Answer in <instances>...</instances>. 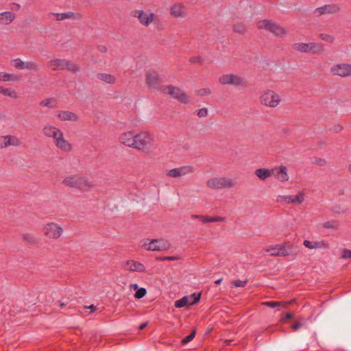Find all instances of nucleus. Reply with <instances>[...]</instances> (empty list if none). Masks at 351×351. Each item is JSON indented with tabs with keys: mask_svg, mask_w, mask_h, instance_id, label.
Listing matches in <instances>:
<instances>
[{
	"mask_svg": "<svg viewBox=\"0 0 351 351\" xmlns=\"http://www.w3.org/2000/svg\"><path fill=\"white\" fill-rule=\"evenodd\" d=\"M97 77L99 80L106 82L108 84H112L114 82V77L109 74L99 73L98 74Z\"/></svg>",
	"mask_w": 351,
	"mask_h": 351,
	"instance_id": "473e14b6",
	"label": "nucleus"
},
{
	"mask_svg": "<svg viewBox=\"0 0 351 351\" xmlns=\"http://www.w3.org/2000/svg\"><path fill=\"white\" fill-rule=\"evenodd\" d=\"M106 50H107V49L105 46H99V51L101 53L106 52Z\"/></svg>",
	"mask_w": 351,
	"mask_h": 351,
	"instance_id": "13d9d810",
	"label": "nucleus"
},
{
	"mask_svg": "<svg viewBox=\"0 0 351 351\" xmlns=\"http://www.w3.org/2000/svg\"><path fill=\"white\" fill-rule=\"evenodd\" d=\"M187 149L188 147L186 145L181 147L178 141H175L171 143L169 150L172 152H182L186 150Z\"/></svg>",
	"mask_w": 351,
	"mask_h": 351,
	"instance_id": "7c9ffc66",
	"label": "nucleus"
},
{
	"mask_svg": "<svg viewBox=\"0 0 351 351\" xmlns=\"http://www.w3.org/2000/svg\"><path fill=\"white\" fill-rule=\"evenodd\" d=\"M88 308H90L92 311H94L95 309V307L93 305L90 306Z\"/></svg>",
	"mask_w": 351,
	"mask_h": 351,
	"instance_id": "e2e57ef3",
	"label": "nucleus"
},
{
	"mask_svg": "<svg viewBox=\"0 0 351 351\" xmlns=\"http://www.w3.org/2000/svg\"><path fill=\"white\" fill-rule=\"evenodd\" d=\"M325 146H326V143L325 141H320L318 145H315L312 151L319 152L322 150Z\"/></svg>",
	"mask_w": 351,
	"mask_h": 351,
	"instance_id": "37998d69",
	"label": "nucleus"
},
{
	"mask_svg": "<svg viewBox=\"0 0 351 351\" xmlns=\"http://www.w3.org/2000/svg\"><path fill=\"white\" fill-rule=\"evenodd\" d=\"M33 70L35 72L39 71L38 65L34 61H28L25 62L24 69Z\"/></svg>",
	"mask_w": 351,
	"mask_h": 351,
	"instance_id": "72a5a7b5",
	"label": "nucleus"
},
{
	"mask_svg": "<svg viewBox=\"0 0 351 351\" xmlns=\"http://www.w3.org/2000/svg\"><path fill=\"white\" fill-rule=\"evenodd\" d=\"M2 89H3V86H0V93H2Z\"/></svg>",
	"mask_w": 351,
	"mask_h": 351,
	"instance_id": "69168bd1",
	"label": "nucleus"
},
{
	"mask_svg": "<svg viewBox=\"0 0 351 351\" xmlns=\"http://www.w3.org/2000/svg\"><path fill=\"white\" fill-rule=\"evenodd\" d=\"M324 226L326 228H334L335 226V225L334 222L328 221L324 223Z\"/></svg>",
	"mask_w": 351,
	"mask_h": 351,
	"instance_id": "864d4df0",
	"label": "nucleus"
},
{
	"mask_svg": "<svg viewBox=\"0 0 351 351\" xmlns=\"http://www.w3.org/2000/svg\"><path fill=\"white\" fill-rule=\"evenodd\" d=\"M293 314L291 313H287L285 315L284 317H282L281 319H280V322H282V323H285L287 320L288 319H291L293 318Z\"/></svg>",
	"mask_w": 351,
	"mask_h": 351,
	"instance_id": "8fccbe9b",
	"label": "nucleus"
},
{
	"mask_svg": "<svg viewBox=\"0 0 351 351\" xmlns=\"http://www.w3.org/2000/svg\"><path fill=\"white\" fill-rule=\"evenodd\" d=\"M265 250L271 256H285L292 253V245L289 243H285L268 246Z\"/></svg>",
	"mask_w": 351,
	"mask_h": 351,
	"instance_id": "20e7f679",
	"label": "nucleus"
},
{
	"mask_svg": "<svg viewBox=\"0 0 351 351\" xmlns=\"http://www.w3.org/2000/svg\"><path fill=\"white\" fill-rule=\"evenodd\" d=\"M245 28L243 25L238 24L234 26V30L239 33H243L245 31Z\"/></svg>",
	"mask_w": 351,
	"mask_h": 351,
	"instance_id": "09e8293b",
	"label": "nucleus"
},
{
	"mask_svg": "<svg viewBox=\"0 0 351 351\" xmlns=\"http://www.w3.org/2000/svg\"><path fill=\"white\" fill-rule=\"evenodd\" d=\"M57 116L62 121H75L77 119L75 114L69 111H59Z\"/></svg>",
	"mask_w": 351,
	"mask_h": 351,
	"instance_id": "a878e982",
	"label": "nucleus"
},
{
	"mask_svg": "<svg viewBox=\"0 0 351 351\" xmlns=\"http://www.w3.org/2000/svg\"><path fill=\"white\" fill-rule=\"evenodd\" d=\"M44 233L49 238H58L62 233V229L56 223H51L44 228Z\"/></svg>",
	"mask_w": 351,
	"mask_h": 351,
	"instance_id": "dca6fc26",
	"label": "nucleus"
},
{
	"mask_svg": "<svg viewBox=\"0 0 351 351\" xmlns=\"http://www.w3.org/2000/svg\"><path fill=\"white\" fill-rule=\"evenodd\" d=\"M171 14L175 17L184 18L186 16L185 8L180 3H174L171 8Z\"/></svg>",
	"mask_w": 351,
	"mask_h": 351,
	"instance_id": "412c9836",
	"label": "nucleus"
},
{
	"mask_svg": "<svg viewBox=\"0 0 351 351\" xmlns=\"http://www.w3.org/2000/svg\"><path fill=\"white\" fill-rule=\"evenodd\" d=\"M303 245L308 249H317L325 247L326 245L323 241H310L305 240Z\"/></svg>",
	"mask_w": 351,
	"mask_h": 351,
	"instance_id": "bb28decb",
	"label": "nucleus"
},
{
	"mask_svg": "<svg viewBox=\"0 0 351 351\" xmlns=\"http://www.w3.org/2000/svg\"><path fill=\"white\" fill-rule=\"evenodd\" d=\"M193 217L201 219L202 221V222H204V223L217 222V221H223V218H222V217H204L202 215H193Z\"/></svg>",
	"mask_w": 351,
	"mask_h": 351,
	"instance_id": "c85d7f7f",
	"label": "nucleus"
},
{
	"mask_svg": "<svg viewBox=\"0 0 351 351\" xmlns=\"http://www.w3.org/2000/svg\"><path fill=\"white\" fill-rule=\"evenodd\" d=\"M208 114V110L206 108H201L197 111V115L202 118L205 117Z\"/></svg>",
	"mask_w": 351,
	"mask_h": 351,
	"instance_id": "c03bdc74",
	"label": "nucleus"
},
{
	"mask_svg": "<svg viewBox=\"0 0 351 351\" xmlns=\"http://www.w3.org/2000/svg\"><path fill=\"white\" fill-rule=\"evenodd\" d=\"M63 182L68 186L75 187L81 190H87L93 186V184L83 177L73 176L66 178Z\"/></svg>",
	"mask_w": 351,
	"mask_h": 351,
	"instance_id": "39448f33",
	"label": "nucleus"
},
{
	"mask_svg": "<svg viewBox=\"0 0 351 351\" xmlns=\"http://www.w3.org/2000/svg\"><path fill=\"white\" fill-rule=\"evenodd\" d=\"M306 197L305 191H300L295 195H278L276 200L281 204L299 205L304 202Z\"/></svg>",
	"mask_w": 351,
	"mask_h": 351,
	"instance_id": "7ed1b4c3",
	"label": "nucleus"
},
{
	"mask_svg": "<svg viewBox=\"0 0 351 351\" xmlns=\"http://www.w3.org/2000/svg\"><path fill=\"white\" fill-rule=\"evenodd\" d=\"M219 82L222 84H230L234 86H245L244 78L234 74L223 75L219 77Z\"/></svg>",
	"mask_w": 351,
	"mask_h": 351,
	"instance_id": "f8f14e48",
	"label": "nucleus"
},
{
	"mask_svg": "<svg viewBox=\"0 0 351 351\" xmlns=\"http://www.w3.org/2000/svg\"><path fill=\"white\" fill-rule=\"evenodd\" d=\"M302 325H303V324L302 322H296L295 324H293L291 328L293 330H296L299 328H300Z\"/></svg>",
	"mask_w": 351,
	"mask_h": 351,
	"instance_id": "603ef678",
	"label": "nucleus"
},
{
	"mask_svg": "<svg viewBox=\"0 0 351 351\" xmlns=\"http://www.w3.org/2000/svg\"><path fill=\"white\" fill-rule=\"evenodd\" d=\"M186 304H189V298L188 296H184L181 299L176 301L175 307L180 308L185 306Z\"/></svg>",
	"mask_w": 351,
	"mask_h": 351,
	"instance_id": "2f4dec72",
	"label": "nucleus"
},
{
	"mask_svg": "<svg viewBox=\"0 0 351 351\" xmlns=\"http://www.w3.org/2000/svg\"><path fill=\"white\" fill-rule=\"evenodd\" d=\"M221 282H222V278L219 279V280H217L215 282V283L216 285H219Z\"/></svg>",
	"mask_w": 351,
	"mask_h": 351,
	"instance_id": "680f3d73",
	"label": "nucleus"
},
{
	"mask_svg": "<svg viewBox=\"0 0 351 351\" xmlns=\"http://www.w3.org/2000/svg\"><path fill=\"white\" fill-rule=\"evenodd\" d=\"M22 144V141L16 136L6 135L0 136V149L9 146L19 147Z\"/></svg>",
	"mask_w": 351,
	"mask_h": 351,
	"instance_id": "4468645a",
	"label": "nucleus"
},
{
	"mask_svg": "<svg viewBox=\"0 0 351 351\" xmlns=\"http://www.w3.org/2000/svg\"><path fill=\"white\" fill-rule=\"evenodd\" d=\"M132 287H134V289H137L138 288V285L136 284L133 285Z\"/></svg>",
	"mask_w": 351,
	"mask_h": 351,
	"instance_id": "0e129e2a",
	"label": "nucleus"
},
{
	"mask_svg": "<svg viewBox=\"0 0 351 351\" xmlns=\"http://www.w3.org/2000/svg\"><path fill=\"white\" fill-rule=\"evenodd\" d=\"M343 128L341 125L335 126L332 129L333 132L335 133L340 132L342 130Z\"/></svg>",
	"mask_w": 351,
	"mask_h": 351,
	"instance_id": "6e6d98bb",
	"label": "nucleus"
},
{
	"mask_svg": "<svg viewBox=\"0 0 351 351\" xmlns=\"http://www.w3.org/2000/svg\"><path fill=\"white\" fill-rule=\"evenodd\" d=\"M247 283V280H236L232 282L234 287H244Z\"/></svg>",
	"mask_w": 351,
	"mask_h": 351,
	"instance_id": "ea45409f",
	"label": "nucleus"
},
{
	"mask_svg": "<svg viewBox=\"0 0 351 351\" xmlns=\"http://www.w3.org/2000/svg\"><path fill=\"white\" fill-rule=\"evenodd\" d=\"M2 93L5 96L10 97L11 98H16L17 94L16 93L12 90V88H3L2 89Z\"/></svg>",
	"mask_w": 351,
	"mask_h": 351,
	"instance_id": "c9c22d12",
	"label": "nucleus"
},
{
	"mask_svg": "<svg viewBox=\"0 0 351 351\" xmlns=\"http://www.w3.org/2000/svg\"><path fill=\"white\" fill-rule=\"evenodd\" d=\"M165 91L181 103L186 104L189 101L188 96L177 87L169 86L165 88Z\"/></svg>",
	"mask_w": 351,
	"mask_h": 351,
	"instance_id": "ddd939ff",
	"label": "nucleus"
},
{
	"mask_svg": "<svg viewBox=\"0 0 351 351\" xmlns=\"http://www.w3.org/2000/svg\"><path fill=\"white\" fill-rule=\"evenodd\" d=\"M261 101L266 106L274 108L279 104L280 97L274 91L268 90L262 94Z\"/></svg>",
	"mask_w": 351,
	"mask_h": 351,
	"instance_id": "1a4fd4ad",
	"label": "nucleus"
},
{
	"mask_svg": "<svg viewBox=\"0 0 351 351\" xmlns=\"http://www.w3.org/2000/svg\"><path fill=\"white\" fill-rule=\"evenodd\" d=\"M125 267L130 271L138 272H142L145 269V266L142 263L132 260L127 261Z\"/></svg>",
	"mask_w": 351,
	"mask_h": 351,
	"instance_id": "5701e85b",
	"label": "nucleus"
},
{
	"mask_svg": "<svg viewBox=\"0 0 351 351\" xmlns=\"http://www.w3.org/2000/svg\"><path fill=\"white\" fill-rule=\"evenodd\" d=\"M330 71L332 74L341 77L351 76V64H339L333 66Z\"/></svg>",
	"mask_w": 351,
	"mask_h": 351,
	"instance_id": "2eb2a0df",
	"label": "nucleus"
},
{
	"mask_svg": "<svg viewBox=\"0 0 351 351\" xmlns=\"http://www.w3.org/2000/svg\"><path fill=\"white\" fill-rule=\"evenodd\" d=\"M210 93L209 88H202L198 90V94L201 96L206 95Z\"/></svg>",
	"mask_w": 351,
	"mask_h": 351,
	"instance_id": "3c124183",
	"label": "nucleus"
},
{
	"mask_svg": "<svg viewBox=\"0 0 351 351\" xmlns=\"http://www.w3.org/2000/svg\"><path fill=\"white\" fill-rule=\"evenodd\" d=\"M273 176L280 182H286L289 180L287 168L285 166H280L273 168Z\"/></svg>",
	"mask_w": 351,
	"mask_h": 351,
	"instance_id": "a211bd4d",
	"label": "nucleus"
},
{
	"mask_svg": "<svg viewBox=\"0 0 351 351\" xmlns=\"http://www.w3.org/2000/svg\"><path fill=\"white\" fill-rule=\"evenodd\" d=\"M56 16L57 21H62L64 19L71 18L74 15L73 12H68L64 13L53 14Z\"/></svg>",
	"mask_w": 351,
	"mask_h": 351,
	"instance_id": "f704fd0d",
	"label": "nucleus"
},
{
	"mask_svg": "<svg viewBox=\"0 0 351 351\" xmlns=\"http://www.w3.org/2000/svg\"><path fill=\"white\" fill-rule=\"evenodd\" d=\"M273 169H268L265 168L257 169L254 174L261 180H265L268 178L273 176Z\"/></svg>",
	"mask_w": 351,
	"mask_h": 351,
	"instance_id": "b1692460",
	"label": "nucleus"
},
{
	"mask_svg": "<svg viewBox=\"0 0 351 351\" xmlns=\"http://www.w3.org/2000/svg\"><path fill=\"white\" fill-rule=\"evenodd\" d=\"M315 162L317 165H321V166H322V165H324L326 163L325 160H322V159H317V158L315 160Z\"/></svg>",
	"mask_w": 351,
	"mask_h": 351,
	"instance_id": "4d7b16f0",
	"label": "nucleus"
},
{
	"mask_svg": "<svg viewBox=\"0 0 351 351\" xmlns=\"http://www.w3.org/2000/svg\"><path fill=\"white\" fill-rule=\"evenodd\" d=\"M43 131L45 136L53 138L56 146L61 150L64 152L71 150V145L64 138L62 131L56 127L46 125Z\"/></svg>",
	"mask_w": 351,
	"mask_h": 351,
	"instance_id": "f03ea898",
	"label": "nucleus"
},
{
	"mask_svg": "<svg viewBox=\"0 0 351 351\" xmlns=\"http://www.w3.org/2000/svg\"><path fill=\"white\" fill-rule=\"evenodd\" d=\"M263 305L267 306L270 308H278L280 306L282 307H287L286 303H282L280 302H276V301H267L263 303Z\"/></svg>",
	"mask_w": 351,
	"mask_h": 351,
	"instance_id": "c756f323",
	"label": "nucleus"
},
{
	"mask_svg": "<svg viewBox=\"0 0 351 351\" xmlns=\"http://www.w3.org/2000/svg\"><path fill=\"white\" fill-rule=\"evenodd\" d=\"M142 246L149 251H163L168 250L170 244L164 239H153L145 241Z\"/></svg>",
	"mask_w": 351,
	"mask_h": 351,
	"instance_id": "6e6552de",
	"label": "nucleus"
},
{
	"mask_svg": "<svg viewBox=\"0 0 351 351\" xmlns=\"http://www.w3.org/2000/svg\"><path fill=\"white\" fill-rule=\"evenodd\" d=\"M319 36L322 40L328 43H332L334 41L333 37L330 35L326 34H321Z\"/></svg>",
	"mask_w": 351,
	"mask_h": 351,
	"instance_id": "79ce46f5",
	"label": "nucleus"
},
{
	"mask_svg": "<svg viewBox=\"0 0 351 351\" xmlns=\"http://www.w3.org/2000/svg\"><path fill=\"white\" fill-rule=\"evenodd\" d=\"M24 239L27 240L28 242H33V239H29L27 236H25Z\"/></svg>",
	"mask_w": 351,
	"mask_h": 351,
	"instance_id": "052dcab7",
	"label": "nucleus"
},
{
	"mask_svg": "<svg viewBox=\"0 0 351 351\" xmlns=\"http://www.w3.org/2000/svg\"><path fill=\"white\" fill-rule=\"evenodd\" d=\"M295 50L302 53H319L323 51V46L317 43H295L293 45Z\"/></svg>",
	"mask_w": 351,
	"mask_h": 351,
	"instance_id": "423d86ee",
	"label": "nucleus"
},
{
	"mask_svg": "<svg viewBox=\"0 0 351 351\" xmlns=\"http://www.w3.org/2000/svg\"><path fill=\"white\" fill-rule=\"evenodd\" d=\"M188 297L189 298V304L193 305L197 303L199 301L201 294L199 293H194Z\"/></svg>",
	"mask_w": 351,
	"mask_h": 351,
	"instance_id": "4c0bfd02",
	"label": "nucleus"
},
{
	"mask_svg": "<svg viewBox=\"0 0 351 351\" xmlns=\"http://www.w3.org/2000/svg\"><path fill=\"white\" fill-rule=\"evenodd\" d=\"M231 179L225 177H216L207 181V186L210 189L229 188L233 186Z\"/></svg>",
	"mask_w": 351,
	"mask_h": 351,
	"instance_id": "9b49d317",
	"label": "nucleus"
},
{
	"mask_svg": "<svg viewBox=\"0 0 351 351\" xmlns=\"http://www.w3.org/2000/svg\"><path fill=\"white\" fill-rule=\"evenodd\" d=\"M160 82V76L157 72L153 71L147 73V84L149 88H156Z\"/></svg>",
	"mask_w": 351,
	"mask_h": 351,
	"instance_id": "aec40b11",
	"label": "nucleus"
},
{
	"mask_svg": "<svg viewBox=\"0 0 351 351\" xmlns=\"http://www.w3.org/2000/svg\"><path fill=\"white\" fill-rule=\"evenodd\" d=\"M119 141L123 145L138 150L149 149L154 147L153 136L146 131L125 132L120 136Z\"/></svg>",
	"mask_w": 351,
	"mask_h": 351,
	"instance_id": "f257e3e1",
	"label": "nucleus"
},
{
	"mask_svg": "<svg viewBox=\"0 0 351 351\" xmlns=\"http://www.w3.org/2000/svg\"><path fill=\"white\" fill-rule=\"evenodd\" d=\"M18 80H19V77L17 76L16 75L0 72V81L8 82V81H18Z\"/></svg>",
	"mask_w": 351,
	"mask_h": 351,
	"instance_id": "cd10ccee",
	"label": "nucleus"
},
{
	"mask_svg": "<svg viewBox=\"0 0 351 351\" xmlns=\"http://www.w3.org/2000/svg\"><path fill=\"white\" fill-rule=\"evenodd\" d=\"M147 325V323L145 322V323H143L141 324L140 326H139V329L140 330H143L144 329Z\"/></svg>",
	"mask_w": 351,
	"mask_h": 351,
	"instance_id": "bf43d9fd",
	"label": "nucleus"
},
{
	"mask_svg": "<svg viewBox=\"0 0 351 351\" xmlns=\"http://www.w3.org/2000/svg\"><path fill=\"white\" fill-rule=\"evenodd\" d=\"M339 10V7L336 5H326L324 6L317 8L314 11V14L316 16H319L326 13H335Z\"/></svg>",
	"mask_w": 351,
	"mask_h": 351,
	"instance_id": "6ab92c4d",
	"label": "nucleus"
},
{
	"mask_svg": "<svg viewBox=\"0 0 351 351\" xmlns=\"http://www.w3.org/2000/svg\"><path fill=\"white\" fill-rule=\"evenodd\" d=\"M195 336V331L193 330V331H192V332L190 335H189L188 336H186V337H184L182 339V343L187 344L188 343H189L194 339Z\"/></svg>",
	"mask_w": 351,
	"mask_h": 351,
	"instance_id": "a19ab883",
	"label": "nucleus"
},
{
	"mask_svg": "<svg viewBox=\"0 0 351 351\" xmlns=\"http://www.w3.org/2000/svg\"><path fill=\"white\" fill-rule=\"evenodd\" d=\"M134 16L139 19L141 24L148 26L152 22L154 21L155 14L154 13L145 12L143 10H136Z\"/></svg>",
	"mask_w": 351,
	"mask_h": 351,
	"instance_id": "f3484780",
	"label": "nucleus"
},
{
	"mask_svg": "<svg viewBox=\"0 0 351 351\" xmlns=\"http://www.w3.org/2000/svg\"><path fill=\"white\" fill-rule=\"evenodd\" d=\"M191 171V167H182L180 168H176L171 169L168 172V176L173 178H178L184 176Z\"/></svg>",
	"mask_w": 351,
	"mask_h": 351,
	"instance_id": "4be33fe9",
	"label": "nucleus"
},
{
	"mask_svg": "<svg viewBox=\"0 0 351 351\" xmlns=\"http://www.w3.org/2000/svg\"><path fill=\"white\" fill-rule=\"evenodd\" d=\"M191 62L192 63H197L201 62L200 57H193L190 59Z\"/></svg>",
	"mask_w": 351,
	"mask_h": 351,
	"instance_id": "5fc2aeb1",
	"label": "nucleus"
},
{
	"mask_svg": "<svg viewBox=\"0 0 351 351\" xmlns=\"http://www.w3.org/2000/svg\"><path fill=\"white\" fill-rule=\"evenodd\" d=\"M11 64L17 69H24L25 62L20 58H16L12 60Z\"/></svg>",
	"mask_w": 351,
	"mask_h": 351,
	"instance_id": "e433bc0d",
	"label": "nucleus"
},
{
	"mask_svg": "<svg viewBox=\"0 0 351 351\" xmlns=\"http://www.w3.org/2000/svg\"><path fill=\"white\" fill-rule=\"evenodd\" d=\"M54 102V99H47L45 100H43L40 102V105L42 106H45V107H51V104Z\"/></svg>",
	"mask_w": 351,
	"mask_h": 351,
	"instance_id": "a18cd8bd",
	"label": "nucleus"
},
{
	"mask_svg": "<svg viewBox=\"0 0 351 351\" xmlns=\"http://www.w3.org/2000/svg\"><path fill=\"white\" fill-rule=\"evenodd\" d=\"M146 294V290L144 288H140L136 290L134 296L137 299H141L143 298Z\"/></svg>",
	"mask_w": 351,
	"mask_h": 351,
	"instance_id": "58836bf2",
	"label": "nucleus"
},
{
	"mask_svg": "<svg viewBox=\"0 0 351 351\" xmlns=\"http://www.w3.org/2000/svg\"><path fill=\"white\" fill-rule=\"evenodd\" d=\"M47 66L52 70H62L66 69L73 73L78 71V67L76 64L63 59H55L51 60L47 63Z\"/></svg>",
	"mask_w": 351,
	"mask_h": 351,
	"instance_id": "0eeeda50",
	"label": "nucleus"
},
{
	"mask_svg": "<svg viewBox=\"0 0 351 351\" xmlns=\"http://www.w3.org/2000/svg\"><path fill=\"white\" fill-rule=\"evenodd\" d=\"M341 258H351V250L345 249L342 251Z\"/></svg>",
	"mask_w": 351,
	"mask_h": 351,
	"instance_id": "49530a36",
	"label": "nucleus"
},
{
	"mask_svg": "<svg viewBox=\"0 0 351 351\" xmlns=\"http://www.w3.org/2000/svg\"><path fill=\"white\" fill-rule=\"evenodd\" d=\"M15 18V15L12 12H3L0 13V23L3 25L10 24Z\"/></svg>",
	"mask_w": 351,
	"mask_h": 351,
	"instance_id": "393cba45",
	"label": "nucleus"
},
{
	"mask_svg": "<svg viewBox=\"0 0 351 351\" xmlns=\"http://www.w3.org/2000/svg\"><path fill=\"white\" fill-rule=\"evenodd\" d=\"M158 261H176L178 259L177 256H160L156 258Z\"/></svg>",
	"mask_w": 351,
	"mask_h": 351,
	"instance_id": "de8ad7c7",
	"label": "nucleus"
},
{
	"mask_svg": "<svg viewBox=\"0 0 351 351\" xmlns=\"http://www.w3.org/2000/svg\"><path fill=\"white\" fill-rule=\"evenodd\" d=\"M258 27L259 29H265L280 37L284 36L286 33L285 30L282 27L267 19L260 21L258 22Z\"/></svg>",
	"mask_w": 351,
	"mask_h": 351,
	"instance_id": "9d476101",
	"label": "nucleus"
},
{
	"mask_svg": "<svg viewBox=\"0 0 351 351\" xmlns=\"http://www.w3.org/2000/svg\"><path fill=\"white\" fill-rule=\"evenodd\" d=\"M350 173H351V165L349 166V169H348Z\"/></svg>",
	"mask_w": 351,
	"mask_h": 351,
	"instance_id": "338daca9",
	"label": "nucleus"
}]
</instances>
